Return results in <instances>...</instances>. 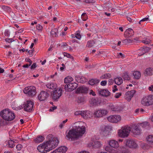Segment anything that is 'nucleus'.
Instances as JSON below:
<instances>
[{"instance_id": "f257e3e1", "label": "nucleus", "mask_w": 153, "mask_h": 153, "mask_svg": "<svg viewBox=\"0 0 153 153\" xmlns=\"http://www.w3.org/2000/svg\"><path fill=\"white\" fill-rule=\"evenodd\" d=\"M74 128L69 130L66 134L67 139L71 140H74L79 137L78 133L80 135L84 134L85 132V128L84 126L81 127L79 126H74Z\"/></svg>"}, {"instance_id": "f03ea898", "label": "nucleus", "mask_w": 153, "mask_h": 153, "mask_svg": "<svg viewBox=\"0 0 153 153\" xmlns=\"http://www.w3.org/2000/svg\"><path fill=\"white\" fill-rule=\"evenodd\" d=\"M51 135H49L48 137V141L46 142V146L49 152L56 148L58 145L59 142L57 137H51Z\"/></svg>"}, {"instance_id": "7ed1b4c3", "label": "nucleus", "mask_w": 153, "mask_h": 153, "mask_svg": "<svg viewBox=\"0 0 153 153\" xmlns=\"http://www.w3.org/2000/svg\"><path fill=\"white\" fill-rule=\"evenodd\" d=\"M0 115L3 119L8 121L13 120L15 117L14 113L8 109L3 110L1 111Z\"/></svg>"}, {"instance_id": "20e7f679", "label": "nucleus", "mask_w": 153, "mask_h": 153, "mask_svg": "<svg viewBox=\"0 0 153 153\" xmlns=\"http://www.w3.org/2000/svg\"><path fill=\"white\" fill-rule=\"evenodd\" d=\"M131 131L130 127L128 126L123 127L121 129L118 130V134L119 136L122 138L127 137Z\"/></svg>"}, {"instance_id": "39448f33", "label": "nucleus", "mask_w": 153, "mask_h": 153, "mask_svg": "<svg viewBox=\"0 0 153 153\" xmlns=\"http://www.w3.org/2000/svg\"><path fill=\"white\" fill-rule=\"evenodd\" d=\"M141 104L145 106H148L153 104V95L150 94L142 98Z\"/></svg>"}, {"instance_id": "423d86ee", "label": "nucleus", "mask_w": 153, "mask_h": 153, "mask_svg": "<svg viewBox=\"0 0 153 153\" xmlns=\"http://www.w3.org/2000/svg\"><path fill=\"white\" fill-rule=\"evenodd\" d=\"M23 92L27 94L29 96L33 97L36 94V88L33 86L26 87L23 90Z\"/></svg>"}, {"instance_id": "0eeeda50", "label": "nucleus", "mask_w": 153, "mask_h": 153, "mask_svg": "<svg viewBox=\"0 0 153 153\" xmlns=\"http://www.w3.org/2000/svg\"><path fill=\"white\" fill-rule=\"evenodd\" d=\"M34 103L32 101H27L23 105L24 109L25 111L27 112H31L34 110Z\"/></svg>"}, {"instance_id": "6e6552de", "label": "nucleus", "mask_w": 153, "mask_h": 153, "mask_svg": "<svg viewBox=\"0 0 153 153\" xmlns=\"http://www.w3.org/2000/svg\"><path fill=\"white\" fill-rule=\"evenodd\" d=\"M108 113L107 110L105 109L96 110L94 112L95 116L97 117H101L105 116Z\"/></svg>"}, {"instance_id": "1a4fd4ad", "label": "nucleus", "mask_w": 153, "mask_h": 153, "mask_svg": "<svg viewBox=\"0 0 153 153\" xmlns=\"http://www.w3.org/2000/svg\"><path fill=\"white\" fill-rule=\"evenodd\" d=\"M62 90L61 88L56 89L53 91L52 97L53 100H56L62 95Z\"/></svg>"}, {"instance_id": "9d476101", "label": "nucleus", "mask_w": 153, "mask_h": 153, "mask_svg": "<svg viewBox=\"0 0 153 153\" xmlns=\"http://www.w3.org/2000/svg\"><path fill=\"white\" fill-rule=\"evenodd\" d=\"M121 117L118 115H111L107 118L108 120L111 123H117L121 120Z\"/></svg>"}, {"instance_id": "9b49d317", "label": "nucleus", "mask_w": 153, "mask_h": 153, "mask_svg": "<svg viewBox=\"0 0 153 153\" xmlns=\"http://www.w3.org/2000/svg\"><path fill=\"white\" fill-rule=\"evenodd\" d=\"M102 144L100 141H97L91 142L88 143V146L91 148H99L101 146Z\"/></svg>"}, {"instance_id": "f8f14e48", "label": "nucleus", "mask_w": 153, "mask_h": 153, "mask_svg": "<svg viewBox=\"0 0 153 153\" xmlns=\"http://www.w3.org/2000/svg\"><path fill=\"white\" fill-rule=\"evenodd\" d=\"M125 144L131 148H135L137 147V144L133 140H127L125 142Z\"/></svg>"}, {"instance_id": "ddd939ff", "label": "nucleus", "mask_w": 153, "mask_h": 153, "mask_svg": "<svg viewBox=\"0 0 153 153\" xmlns=\"http://www.w3.org/2000/svg\"><path fill=\"white\" fill-rule=\"evenodd\" d=\"M46 144L45 143H44L40 144L37 147V149L39 152L43 153H46L48 151V149L46 146Z\"/></svg>"}, {"instance_id": "4468645a", "label": "nucleus", "mask_w": 153, "mask_h": 153, "mask_svg": "<svg viewBox=\"0 0 153 153\" xmlns=\"http://www.w3.org/2000/svg\"><path fill=\"white\" fill-rule=\"evenodd\" d=\"M49 94L46 92L42 91L38 96V99L40 101H44L48 97Z\"/></svg>"}, {"instance_id": "2eb2a0df", "label": "nucleus", "mask_w": 153, "mask_h": 153, "mask_svg": "<svg viewBox=\"0 0 153 153\" xmlns=\"http://www.w3.org/2000/svg\"><path fill=\"white\" fill-rule=\"evenodd\" d=\"M98 91L99 95L105 97H108L111 94L110 92L106 89H100L98 90Z\"/></svg>"}, {"instance_id": "dca6fc26", "label": "nucleus", "mask_w": 153, "mask_h": 153, "mask_svg": "<svg viewBox=\"0 0 153 153\" xmlns=\"http://www.w3.org/2000/svg\"><path fill=\"white\" fill-rule=\"evenodd\" d=\"M140 125L138 124L134 125L131 131L135 135H139L141 133V130Z\"/></svg>"}, {"instance_id": "f3484780", "label": "nucleus", "mask_w": 153, "mask_h": 153, "mask_svg": "<svg viewBox=\"0 0 153 153\" xmlns=\"http://www.w3.org/2000/svg\"><path fill=\"white\" fill-rule=\"evenodd\" d=\"M68 149V148L66 146H61L53 151L51 153H65Z\"/></svg>"}, {"instance_id": "a211bd4d", "label": "nucleus", "mask_w": 153, "mask_h": 153, "mask_svg": "<svg viewBox=\"0 0 153 153\" xmlns=\"http://www.w3.org/2000/svg\"><path fill=\"white\" fill-rule=\"evenodd\" d=\"M109 109L112 111H119L121 110V108L116 105L110 104L109 105Z\"/></svg>"}, {"instance_id": "6ab92c4d", "label": "nucleus", "mask_w": 153, "mask_h": 153, "mask_svg": "<svg viewBox=\"0 0 153 153\" xmlns=\"http://www.w3.org/2000/svg\"><path fill=\"white\" fill-rule=\"evenodd\" d=\"M135 92L136 91L134 90L127 91L125 94V97L126 99L128 101H130L131 98L134 96Z\"/></svg>"}, {"instance_id": "aec40b11", "label": "nucleus", "mask_w": 153, "mask_h": 153, "mask_svg": "<svg viewBox=\"0 0 153 153\" xmlns=\"http://www.w3.org/2000/svg\"><path fill=\"white\" fill-rule=\"evenodd\" d=\"M108 144L111 147L117 149L119 147L118 142L114 140H110L108 141Z\"/></svg>"}, {"instance_id": "412c9836", "label": "nucleus", "mask_w": 153, "mask_h": 153, "mask_svg": "<svg viewBox=\"0 0 153 153\" xmlns=\"http://www.w3.org/2000/svg\"><path fill=\"white\" fill-rule=\"evenodd\" d=\"M90 102L93 105H98L100 104L101 101L100 98L97 97L92 98Z\"/></svg>"}, {"instance_id": "4be33fe9", "label": "nucleus", "mask_w": 153, "mask_h": 153, "mask_svg": "<svg viewBox=\"0 0 153 153\" xmlns=\"http://www.w3.org/2000/svg\"><path fill=\"white\" fill-rule=\"evenodd\" d=\"M134 34L133 30L131 28L127 29L124 33V36L126 38H129L131 37Z\"/></svg>"}, {"instance_id": "5701e85b", "label": "nucleus", "mask_w": 153, "mask_h": 153, "mask_svg": "<svg viewBox=\"0 0 153 153\" xmlns=\"http://www.w3.org/2000/svg\"><path fill=\"white\" fill-rule=\"evenodd\" d=\"M88 90V88L87 87L83 86L78 88L76 91L77 93H86Z\"/></svg>"}, {"instance_id": "b1692460", "label": "nucleus", "mask_w": 153, "mask_h": 153, "mask_svg": "<svg viewBox=\"0 0 153 153\" xmlns=\"http://www.w3.org/2000/svg\"><path fill=\"white\" fill-rule=\"evenodd\" d=\"M92 114H91L90 111H82V117L85 119L90 118L91 117Z\"/></svg>"}, {"instance_id": "393cba45", "label": "nucleus", "mask_w": 153, "mask_h": 153, "mask_svg": "<svg viewBox=\"0 0 153 153\" xmlns=\"http://www.w3.org/2000/svg\"><path fill=\"white\" fill-rule=\"evenodd\" d=\"M153 72V68H147L145 71L144 74L146 76H151Z\"/></svg>"}, {"instance_id": "a878e982", "label": "nucleus", "mask_w": 153, "mask_h": 153, "mask_svg": "<svg viewBox=\"0 0 153 153\" xmlns=\"http://www.w3.org/2000/svg\"><path fill=\"white\" fill-rule=\"evenodd\" d=\"M58 29L57 28H53L51 30V33L53 37H58Z\"/></svg>"}, {"instance_id": "bb28decb", "label": "nucleus", "mask_w": 153, "mask_h": 153, "mask_svg": "<svg viewBox=\"0 0 153 153\" xmlns=\"http://www.w3.org/2000/svg\"><path fill=\"white\" fill-rule=\"evenodd\" d=\"M47 87L50 89H55L56 87V84L55 83L52 82H50L46 84Z\"/></svg>"}, {"instance_id": "cd10ccee", "label": "nucleus", "mask_w": 153, "mask_h": 153, "mask_svg": "<svg viewBox=\"0 0 153 153\" xmlns=\"http://www.w3.org/2000/svg\"><path fill=\"white\" fill-rule=\"evenodd\" d=\"M112 130L111 127L109 126H105L103 131L104 133L106 135L109 134L110 132Z\"/></svg>"}, {"instance_id": "c85d7f7f", "label": "nucleus", "mask_w": 153, "mask_h": 153, "mask_svg": "<svg viewBox=\"0 0 153 153\" xmlns=\"http://www.w3.org/2000/svg\"><path fill=\"white\" fill-rule=\"evenodd\" d=\"M100 82L99 79H91L89 81L88 83L89 84L93 85H97Z\"/></svg>"}, {"instance_id": "c756f323", "label": "nucleus", "mask_w": 153, "mask_h": 153, "mask_svg": "<svg viewBox=\"0 0 153 153\" xmlns=\"http://www.w3.org/2000/svg\"><path fill=\"white\" fill-rule=\"evenodd\" d=\"M140 127L144 128L146 129L149 128V124L147 122L138 124Z\"/></svg>"}, {"instance_id": "7c9ffc66", "label": "nucleus", "mask_w": 153, "mask_h": 153, "mask_svg": "<svg viewBox=\"0 0 153 153\" xmlns=\"http://www.w3.org/2000/svg\"><path fill=\"white\" fill-rule=\"evenodd\" d=\"M114 81L115 83L117 85H121L123 82V79L120 77L116 78Z\"/></svg>"}, {"instance_id": "2f4dec72", "label": "nucleus", "mask_w": 153, "mask_h": 153, "mask_svg": "<svg viewBox=\"0 0 153 153\" xmlns=\"http://www.w3.org/2000/svg\"><path fill=\"white\" fill-rule=\"evenodd\" d=\"M95 43L94 42L93 40L88 41L87 42L86 47L91 48L94 45Z\"/></svg>"}, {"instance_id": "473e14b6", "label": "nucleus", "mask_w": 153, "mask_h": 153, "mask_svg": "<svg viewBox=\"0 0 153 153\" xmlns=\"http://www.w3.org/2000/svg\"><path fill=\"white\" fill-rule=\"evenodd\" d=\"M69 84L70 88H71L72 91L75 89L78 86V84L75 82L70 83Z\"/></svg>"}, {"instance_id": "72a5a7b5", "label": "nucleus", "mask_w": 153, "mask_h": 153, "mask_svg": "<svg viewBox=\"0 0 153 153\" xmlns=\"http://www.w3.org/2000/svg\"><path fill=\"white\" fill-rule=\"evenodd\" d=\"M133 76L134 78L136 79H138L141 77V74L140 72L138 71H135L133 73Z\"/></svg>"}, {"instance_id": "f704fd0d", "label": "nucleus", "mask_w": 153, "mask_h": 153, "mask_svg": "<svg viewBox=\"0 0 153 153\" xmlns=\"http://www.w3.org/2000/svg\"><path fill=\"white\" fill-rule=\"evenodd\" d=\"M73 78L71 76H68L65 77L64 79V82L65 83H68L71 82L73 81Z\"/></svg>"}, {"instance_id": "c9c22d12", "label": "nucleus", "mask_w": 153, "mask_h": 153, "mask_svg": "<svg viewBox=\"0 0 153 153\" xmlns=\"http://www.w3.org/2000/svg\"><path fill=\"white\" fill-rule=\"evenodd\" d=\"M133 41L132 39H125L122 41L123 43L126 45L132 43Z\"/></svg>"}, {"instance_id": "e433bc0d", "label": "nucleus", "mask_w": 153, "mask_h": 153, "mask_svg": "<svg viewBox=\"0 0 153 153\" xmlns=\"http://www.w3.org/2000/svg\"><path fill=\"white\" fill-rule=\"evenodd\" d=\"M141 48L143 52H142V54H144L145 53L148 52L151 49V48L149 47H144Z\"/></svg>"}, {"instance_id": "4c0bfd02", "label": "nucleus", "mask_w": 153, "mask_h": 153, "mask_svg": "<svg viewBox=\"0 0 153 153\" xmlns=\"http://www.w3.org/2000/svg\"><path fill=\"white\" fill-rule=\"evenodd\" d=\"M44 140V137L42 136H39L35 139V141L36 143H41Z\"/></svg>"}, {"instance_id": "58836bf2", "label": "nucleus", "mask_w": 153, "mask_h": 153, "mask_svg": "<svg viewBox=\"0 0 153 153\" xmlns=\"http://www.w3.org/2000/svg\"><path fill=\"white\" fill-rule=\"evenodd\" d=\"M111 77V75L110 74L106 73L102 75L101 78L102 79H108L110 78Z\"/></svg>"}, {"instance_id": "ea45409f", "label": "nucleus", "mask_w": 153, "mask_h": 153, "mask_svg": "<svg viewBox=\"0 0 153 153\" xmlns=\"http://www.w3.org/2000/svg\"><path fill=\"white\" fill-rule=\"evenodd\" d=\"M7 143L9 147L12 148L15 146L14 142L11 140H8Z\"/></svg>"}, {"instance_id": "a19ab883", "label": "nucleus", "mask_w": 153, "mask_h": 153, "mask_svg": "<svg viewBox=\"0 0 153 153\" xmlns=\"http://www.w3.org/2000/svg\"><path fill=\"white\" fill-rule=\"evenodd\" d=\"M64 89L65 91L67 92H71L72 91L71 88H70V84H66L65 86Z\"/></svg>"}, {"instance_id": "79ce46f5", "label": "nucleus", "mask_w": 153, "mask_h": 153, "mask_svg": "<svg viewBox=\"0 0 153 153\" xmlns=\"http://www.w3.org/2000/svg\"><path fill=\"white\" fill-rule=\"evenodd\" d=\"M123 77L124 80H129L130 79V77L129 75L127 73H124Z\"/></svg>"}, {"instance_id": "37998d69", "label": "nucleus", "mask_w": 153, "mask_h": 153, "mask_svg": "<svg viewBox=\"0 0 153 153\" xmlns=\"http://www.w3.org/2000/svg\"><path fill=\"white\" fill-rule=\"evenodd\" d=\"M81 18L84 21H86L88 19V16L86 13H83L81 15Z\"/></svg>"}, {"instance_id": "c03bdc74", "label": "nucleus", "mask_w": 153, "mask_h": 153, "mask_svg": "<svg viewBox=\"0 0 153 153\" xmlns=\"http://www.w3.org/2000/svg\"><path fill=\"white\" fill-rule=\"evenodd\" d=\"M146 139L148 141L153 143V135H149Z\"/></svg>"}, {"instance_id": "a18cd8bd", "label": "nucleus", "mask_w": 153, "mask_h": 153, "mask_svg": "<svg viewBox=\"0 0 153 153\" xmlns=\"http://www.w3.org/2000/svg\"><path fill=\"white\" fill-rule=\"evenodd\" d=\"M87 81V79L83 76H82L79 80V82L80 83H83L86 82Z\"/></svg>"}, {"instance_id": "49530a36", "label": "nucleus", "mask_w": 153, "mask_h": 153, "mask_svg": "<svg viewBox=\"0 0 153 153\" xmlns=\"http://www.w3.org/2000/svg\"><path fill=\"white\" fill-rule=\"evenodd\" d=\"M36 29L39 31H42L43 30V27L40 25L37 24L36 25Z\"/></svg>"}, {"instance_id": "de8ad7c7", "label": "nucleus", "mask_w": 153, "mask_h": 153, "mask_svg": "<svg viewBox=\"0 0 153 153\" xmlns=\"http://www.w3.org/2000/svg\"><path fill=\"white\" fill-rule=\"evenodd\" d=\"M142 49L141 48L140 49L138 50L137 52V54L139 56H140L143 55L142 54V52H143V51H142Z\"/></svg>"}, {"instance_id": "09e8293b", "label": "nucleus", "mask_w": 153, "mask_h": 153, "mask_svg": "<svg viewBox=\"0 0 153 153\" xmlns=\"http://www.w3.org/2000/svg\"><path fill=\"white\" fill-rule=\"evenodd\" d=\"M142 42L143 43L147 44L150 43V40L149 39H146L145 40H142Z\"/></svg>"}, {"instance_id": "8fccbe9b", "label": "nucleus", "mask_w": 153, "mask_h": 153, "mask_svg": "<svg viewBox=\"0 0 153 153\" xmlns=\"http://www.w3.org/2000/svg\"><path fill=\"white\" fill-rule=\"evenodd\" d=\"M148 16V17L144 18L143 19H142L141 20H140V21L139 22V23L140 24H141V22H144L149 21V16Z\"/></svg>"}, {"instance_id": "3c124183", "label": "nucleus", "mask_w": 153, "mask_h": 153, "mask_svg": "<svg viewBox=\"0 0 153 153\" xmlns=\"http://www.w3.org/2000/svg\"><path fill=\"white\" fill-rule=\"evenodd\" d=\"M82 111H76L75 112L74 114L76 116L80 115L82 116Z\"/></svg>"}, {"instance_id": "603ef678", "label": "nucleus", "mask_w": 153, "mask_h": 153, "mask_svg": "<svg viewBox=\"0 0 153 153\" xmlns=\"http://www.w3.org/2000/svg\"><path fill=\"white\" fill-rule=\"evenodd\" d=\"M4 34L5 36L7 37H9L10 35V32L9 30H6L4 31Z\"/></svg>"}, {"instance_id": "864d4df0", "label": "nucleus", "mask_w": 153, "mask_h": 153, "mask_svg": "<svg viewBox=\"0 0 153 153\" xmlns=\"http://www.w3.org/2000/svg\"><path fill=\"white\" fill-rule=\"evenodd\" d=\"M16 148L17 150H20L22 148V145L20 144H18L16 145Z\"/></svg>"}, {"instance_id": "5fc2aeb1", "label": "nucleus", "mask_w": 153, "mask_h": 153, "mask_svg": "<svg viewBox=\"0 0 153 153\" xmlns=\"http://www.w3.org/2000/svg\"><path fill=\"white\" fill-rule=\"evenodd\" d=\"M105 150L110 153L111 150V147L110 146H107L105 148Z\"/></svg>"}, {"instance_id": "6e6d98bb", "label": "nucleus", "mask_w": 153, "mask_h": 153, "mask_svg": "<svg viewBox=\"0 0 153 153\" xmlns=\"http://www.w3.org/2000/svg\"><path fill=\"white\" fill-rule=\"evenodd\" d=\"M91 23L90 21H88L87 23L85 24V26L86 27L88 26L90 27L91 26Z\"/></svg>"}, {"instance_id": "4d7b16f0", "label": "nucleus", "mask_w": 153, "mask_h": 153, "mask_svg": "<svg viewBox=\"0 0 153 153\" xmlns=\"http://www.w3.org/2000/svg\"><path fill=\"white\" fill-rule=\"evenodd\" d=\"M5 41L9 43H10L14 41V39L12 38H7L5 39Z\"/></svg>"}, {"instance_id": "13d9d810", "label": "nucleus", "mask_w": 153, "mask_h": 153, "mask_svg": "<svg viewBox=\"0 0 153 153\" xmlns=\"http://www.w3.org/2000/svg\"><path fill=\"white\" fill-rule=\"evenodd\" d=\"M122 94L121 93H118L115 94L114 97L116 98H118Z\"/></svg>"}, {"instance_id": "bf43d9fd", "label": "nucleus", "mask_w": 153, "mask_h": 153, "mask_svg": "<svg viewBox=\"0 0 153 153\" xmlns=\"http://www.w3.org/2000/svg\"><path fill=\"white\" fill-rule=\"evenodd\" d=\"M75 37L76 38L78 39H80L81 38V36L80 33H76L75 34Z\"/></svg>"}, {"instance_id": "052dcab7", "label": "nucleus", "mask_w": 153, "mask_h": 153, "mask_svg": "<svg viewBox=\"0 0 153 153\" xmlns=\"http://www.w3.org/2000/svg\"><path fill=\"white\" fill-rule=\"evenodd\" d=\"M36 67V63H33L32 65L31 66L30 68L33 69L35 68Z\"/></svg>"}, {"instance_id": "680f3d73", "label": "nucleus", "mask_w": 153, "mask_h": 153, "mask_svg": "<svg viewBox=\"0 0 153 153\" xmlns=\"http://www.w3.org/2000/svg\"><path fill=\"white\" fill-rule=\"evenodd\" d=\"M107 81L105 80L102 81L100 83V84L102 86H105L106 85Z\"/></svg>"}, {"instance_id": "e2e57ef3", "label": "nucleus", "mask_w": 153, "mask_h": 153, "mask_svg": "<svg viewBox=\"0 0 153 153\" xmlns=\"http://www.w3.org/2000/svg\"><path fill=\"white\" fill-rule=\"evenodd\" d=\"M2 8L3 9L5 10H8L10 9L8 7L4 5L2 6Z\"/></svg>"}, {"instance_id": "0e129e2a", "label": "nucleus", "mask_w": 153, "mask_h": 153, "mask_svg": "<svg viewBox=\"0 0 153 153\" xmlns=\"http://www.w3.org/2000/svg\"><path fill=\"white\" fill-rule=\"evenodd\" d=\"M64 56H66L68 58H71V56L70 54L66 53H64Z\"/></svg>"}, {"instance_id": "69168bd1", "label": "nucleus", "mask_w": 153, "mask_h": 153, "mask_svg": "<svg viewBox=\"0 0 153 153\" xmlns=\"http://www.w3.org/2000/svg\"><path fill=\"white\" fill-rule=\"evenodd\" d=\"M108 84L109 85H111L114 82V80L112 79H110L108 80Z\"/></svg>"}, {"instance_id": "338daca9", "label": "nucleus", "mask_w": 153, "mask_h": 153, "mask_svg": "<svg viewBox=\"0 0 153 153\" xmlns=\"http://www.w3.org/2000/svg\"><path fill=\"white\" fill-rule=\"evenodd\" d=\"M25 61L26 62H29V64L30 65H31L32 63V61L29 58L26 59Z\"/></svg>"}, {"instance_id": "774afa93", "label": "nucleus", "mask_w": 153, "mask_h": 153, "mask_svg": "<svg viewBox=\"0 0 153 153\" xmlns=\"http://www.w3.org/2000/svg\"><path fill=\"white\" fill-rule=\"evenodd\" d=\"M149 90L151 91H153V85H151L148 88Z\"/></svg>"}]
</instances>
